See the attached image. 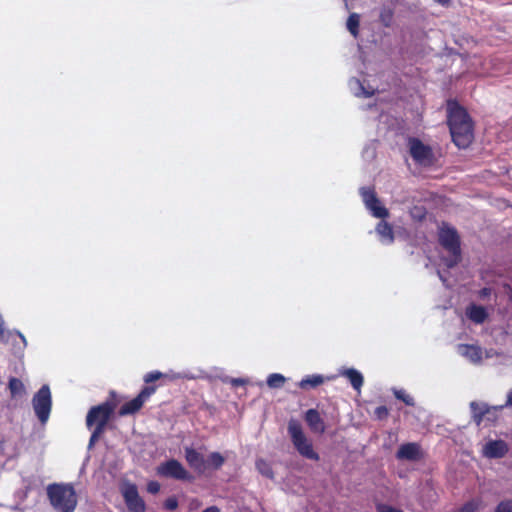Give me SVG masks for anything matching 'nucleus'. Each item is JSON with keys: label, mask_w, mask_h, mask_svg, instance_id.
Segmentation results:
<instances>
[{"label": "nucleus", "mask_w": 512, "mask_h": 512, "mask_svg": "<svg viewBox=\"0 0 512 512\" xmlns=\"http://www.w3.org/2000/svg\"><path fill=\"white\" fill-rule=\"evenodd\" d=\"M437 274L440 278V280L442 281L443 284H446V278L442 275V273L440 271H437Z\"/></svg>", "instance_id": "obj_45"}, {"label": "nucleus", "mask_w": 512, "mask_h": 512, "mask_svg": "<svg viewBox=\"0 0 512 512\" xmlns=\"http://www.w3.org/2000/svg\"><path fill=\"white\" fill-rule=\"evenodd\" d=\"M113 410L114 405L108 401L92 407L86 417L87 427L91 428L93 425H101L102 421H104L103 427H106Z\"/></svg>", "instance_id": "obj_9"}, {"label": "nucleus", "mask_w": 512, "mask_h": 512, "mask_svg": "<svg viewBox=\"0 0 512 512\" xmlns=\"http://www.w3.org/2000/svg\"><path fill=\"white\" fill-rule=\"evenodd\" d=\"M504 408H512V389L507 394V399H506L505 404L493 406V410H495V411H501Z\"/></svg>", "instance_id": "obj_37"}, {"label": "nucleus", "mask_w": 512, "mask_h": 512, "mask_svg": "<svg viewBox=\"0 0 512 512\" xmlns=\"http://www.w3.org/2000/svg\"><path fill=\"white\" fill-rule=\"evenodd\" d=\"M396 458L398 460H407L412 462L418 461L422 458L421 447L415 442L402 444L396 452Z\"/></svg>", "instance_id": "obj_12"}, {"label": "nucleus", "mask_w": 512, "mask_h": 512, "mask_svg": "<svg viewBox=\"0 0 512 512\" xmlns=\"http://www.w3.org/2000/svg\"><path fill=\"white\" fill-rule=\"evenodd\" d=\"M287 429L297 452L306 459L318 461L319 454L314 451L312 442L304 434L301 424L297 420L291 419Z\"/></svg>", "instance_id": "obj_4"}, {"label": "nucleus", "mask_w": 512, "mask_h": 512, "mask_svg": "<svg viewBox=\"0 0 512 512\" xmlns=\"http://www.w3.org/2000/svg\"><path fill=\"white\" fill-rule=\"evenodd\" d=\"M160 378H163V373L160 371H152L145 375L144 381L145 383H151L154 382Z\"/></svg>", "instance_id": "obj_34"}, {"label": "nucleus", "mask_w": 512, "mask_h": 512, "mask_svg": "<svg viewBox=\"0 0 512 512\" xmlns=\"http://www.w3.org/2000/svg\"><path fill=\"white\" fill-rule=\"evenodd\" d=\"M32 407L41 424H46L52 409V396L48 385H43L32 398Z\"/></svg>", "instance_id": "obj_5"}, {"label": "nucleus", "mask_w": 512, "mask_h": 512, "mask_svg": "<svg viewBox=\"0 0 512 512\" xmlns=\"http://www.w3.org/2000/svg\"><path fill=\"white\" fill-rule=\"evenodd\" d=\"M388 409L386 406H379L375 409V415L378 419H383L388 416Z\"/></svg>", "instance_id": "obj_39"}, {"label": "nucleus", "mask_w": 512, "mask_h": 512, "mask_svg": "<svg viewBox=\"0 0 512 512\" xmlns=\"http://www.w3.org/2000/svg\"><path fill=\"white\" fill-rule=\"evenodd\" d=\"M124 501L131 512H145L146 505L134 484H128L122 491Z\"/></svg>", "instance_id": "obj_10"}, {"label": "nucleus", "mask_w": 512, "mask_h": 512, "mask_svg": "<svg viewBox=\"0 0 512 512\" xmlns=\"http://www.w3.org/2000/svg\"><path fill=\"white\" fill-rule=\"evenodd\" d=\"M8 386L12 396L20 394L24 390L22 381L15 377L10 378Z\"/></svg>", "instance_id": "obj_28"}, {"label": "nucleus", "mask_w": 512, "mask_h": 512, "mask_svg": "<svg viewBox=\"0 0 512 512\" xmlns=\"http://www.w3.org/2000/svg\"><path fill=\"white\" fill-rule=\"evenodd\" d=\"M491 294V289L484 287L479 291V295L481 298L488 297Z\"/></svg>", "instance_id": "obj_42"}, {"label": "nucleus", "mask_w": 512, "mask_h": 512, "mask_svg": "<svg viewBox=\"0 0 512 512\" xmlns=\"http://www.w3.org/2000/svg\"><path fill=\"white\" fill-rule=\"evenodd\" d=\"M247 382H248V380L244 379V378H230L229 379V383L234 387L245 385Z\"/></svg>", "instance_id": "obj_40"}, {"label": "nucleus", "mask_w": 512, "mask_h": 512, "mask_svg": "<svg viewBox=\"0 0 512 512\" xmlns=\"http://www.w3.org/2000/svg\"><path fill=\"white\" fill-rule=\"evenodd\" d=\"M339 375L347 378L354 390L360 392L364 383L363 375L355 368H341Z\"/></svg>", "instance_id": "obj_17"}, {"label": "nucleus", "mask_w": 512, "mask_h": 512, "mask_svg": "<svg viewBox=\"0 0 512 512\" xmlns=\"http://www.w3.org/2000/svg\"><path fill=\"white\" fill-rule=\"evenodd\" d=\"M509 451L508 444L501 439L489 440L482 448V454L488 459L503 458Z\"/></svg>", "instance_id": "obj_11"}, {"label": "nucleus", "mask_w": 512, "mask_h": 512, "mask_svg": "<svg viewBox=\"0 0 512 512\" xmlns=\"http://www.w3.org/2000/svg\"><path fill=\"white\" fill-rule=\"evenodd\" d=\"M202 512H220V509L217 506H209Z\"/></svg>", "instance_id": "obj_43"}, {"label": "nucleus", "mask_w": 512, "mask_h": 512, "mask_svg": "<svg viewBox=\"0 0 512 512\" xmlns=\"http://www.w3.org/2000/svg\"><path fill=\"white\" fill-rule=\"evenodd\" d=\"M364 156L373 159L375 157L374 148L366 147L363 151Z\"/></svg>", "instance_id": "obj_41"}, {"label": "nucleus", "mask_w": 512, "mask_h": 512, "mask_svg": "<svg viewBox=\"0 0 512 512\" xmlns=\"http://www.w3.org/2000/svg\"><path fill=\"white\" fill-rule=\"evenodd\" d=\"M225 462L224 457L219 452H212L206 460V468L212 467L213 469H219Z\"/></svg>", "instance_id": "obj_25"}, {"label": "nucleus", "mask_w": 512, "mask_h": 512, "mask_svg": "<svg viewBox=\"0 0 512 512\" xmlns=\"http://www.w3.org/2000/svg\"><path fill=\"white\" fill-rule=\"evenodd\" d=\"M286 381V378L279 373H272L267 377L266 383L269 388L277 389L281 388Z\"/></svg>", "instance_id": "obj_26"}, {"label": "nucleus", "mask_w": 512, "mask_h": 512, "mask_svg": "<svg viewBox=\"0 0 512 512\" xmlns=\"http://www.w3.org/2000/svg\"><path fill=\"white\" fill-rule=\"evenodd\" d=\"M185 459L189 466L198 472L206 469V460L204 456L192 447H185Z\"/></svg>", "instance_id": "obj_14"}, {"label": "nucleus", "mask_w": 512, "mask_h": 512, "mask_svg": "<svg viewBox=\"0 0 512 512\" xmlns=\"http://www.w3.org/2000/svg\"><path fill=\"white\" fill-rule=\"evenodd\" d=\"M359 23H360V17L357 13H352L349 15L346 27L348 31L354 36L357 37L359 33Z\"/></svg>", "instance_id": "obj_24"}, {"label": "nucleus", "mask_w": 512, "mask_h": 512, "mask_svg": "<svg viewBox=\"0 0 512 512\" xmlns=\"http://www.w3.org/2000/svg\"><path fill=\"white\" fill-rule=\"evenodd\" d=\"M458 354L468 359L474 364H478L482 360V351L474 345L460 344L458 345Z\"/></svg>", "instance_id": "obj_16"}, {"label": "nucleus", "mask_w": 512, "mask_h": 512, "mask_svg": "<svg viewBox=\"0 0 512 512\" xmlns=\"http://www.w3.org/2000/svg\"><path fill=\"white\" fill-rule=\"evenodd\" d=\"M46 495L55 512H74L77 507L78 498L71 483L49 484Z\"/></svg>", "instance_id": "obj_2"}, {"label": "nucleus", "mask_w": 512, "mask_h": 512, "mask_svg": "<svg viewBox=\"0 0 512 512\" xmlns=\"http://www.w3.org/2000/svg\"><path fill=\"white\" fill-rule=\"evenodd\" d=\"M376 510L377 512H403L401 509L383 503L377 504Z\"/></svg>", "instance_id": "obj_36"}, {"label": "nucleus", "mask_w": 512, "mask_h": 512, "mask_svg": "<svg viewBox=\"0 0 512 512\" xmlns=\"http://www.w3.org/2000/svg\"><path fill=\"white\" fill-rule=\"evenodd\" d=\"M104 430H105V427H103V422L101 423V425L95 426V428L93 429V431L91 433L90 439H89L88 449L93 448V446L98 441V439L100 438V436L102 435Z\"/></svg>", "instance_id": "obj_29"}, {"label": "nucleus", "mask_w": 512, "mask_h": 512, "mask_svg": "<svg viewBox=\"0 0 512 512\" xmlns=\"http://www.w3.org/2000/svg\"><path fill=\"white\" fill-rule=\"evenodd\" d=\"M467 317L476 324H482L488 317V312L485 307L471 304L466 309Z\"/></svg>", "instance_id": "obj_19"}, {"label": "nucleus", "mask_w": 512, "mask_h": 512, "mask_svg": "<svg viewBox=\"0 0 512 512\" xmlns=\"http://www.w3.org/2000/svg\"><path fill=\"white\" fill-rule=\"evenodd\" d=\"M156 391L155 386H145L141 392L138 394V397L144 403L151 395H153Z\"/></svg>", "instance_id": "obj_32"}, {"label": "nucleus", "mask_w": 512, "mask_h": 512, "mask_svg": "<svg viewBox=\"0 0 512 512\" xmlns=\"http://www.w3.org/2000/svg\"><path fill=\"white\" fill-rule=\"evenodd\" d=\"M375 231L382 244L389 245L394 241L392 226L383 219L377 224Z\"/></svg>", "instance_id": "obj_18"}, {"label": "nucleus", "mask_w": 512, "mask_h": 512, "mask_svg": "<svg viewBox=\"0 0 512 512\" xmlns=\"http://www.w3.org/2000/svg\"><path fill=\"white\" fill-rule=\"evenodd\" d=\"M409 153L412 159L421 166H430L434 160V154L430 146L425 145L418 138H409Z\"/></svg>", "instance_id": "obj_7"}, {"label": "nucleus", "mask_w": 512, "mask_h": 512, "mask_svg": "<svg viewBox=\"0 0 512 512\" xmlns=\"http://www.w3.org/2000/svg\"><path fill=\"white\" fill-rule=\"evenodd\" d=\"M359 191L365 207L370 211V213L374 217L380 219H385L386 217H388V210L380 204V201L372 188L361 187Z\"/></svg>", "instance_id": "obj_8"}, {"label": "nucleus", "mask_w": 512, "mask_h": 512, "mask_svg": "<svg viewBox=\"0 0 512 512\" xmlns=\"http://www.w3.org/2000/svg\"><path fill=\"white\" fill-rule=\"evenodd\" d=\"M497 412H498V411L491 410V411H490V417H493V416H496V417H497Z\"/></svg>", "instance_id": "obj_46"}, {"label": "nucleus", "mask_w": 512, "mask_h": 512, "mask_svg": "<svg viewBox=\"0 0 512 512\" xmlns=\"http://www.w3.org/2000/svg\"><path fill=\"white\" fill-rule=\"evenodd\" d=\"M156 473L160 477L171 478L179 481H190L192 476L185 467L176 459H169L156 468Z\"/></svg>", "instance_id": "obj_6"}, {"label": "nucleus", "mask_w": 512, "mask_h": 512, "mask_svg": "<svg viewBox=\"0 0 512 512\" xmlns=\"http://www.w3.org/2000/svg\"><path fill=\"white\" fill-rule=\"evenodd\" d=\"M178 507V500L176 497L172 496L165 500L164 502V508L169 511H174Z\"/></svg>", "instance_id": "obj_35"}, {"label": "nucleus", "mask_w": 512, "mask_h": 512, "mask_svg": "<svg viewBox=\"0 0 512 512\" xmlns=\"http://www.w3.org/2000/svg\"><path fill=\"white\" fill-rule=\"evenodd\" d=\"M479 508V504L476 501H469L465 503L459 510L456 512H477Z\"/></svg>", "instance_id": "obj_33"}, {"label": "nucleus", "mask_w": 512, "mask_h": 512, "mask_svg": "<svg viewBox=\"0 0 512 512\" xmlns=\"http://www.w3.org/2000/svg\"><path fill=\"white\" fill-rule=\"evenodd\" d=\"M256 470L268 479H274V472L271 464L263 458H259L255 462Z\"/></svg>", "instance_id": "obj_23"}, {"label": "nucleus", "mask_w": 512, "mask_h": 512, "mask_svg": "<svg viewBox=\"0 0 512 512\" xmlns=\"http://www.w3.org/2000/svg\"><path fill=\"white\" fill-rule=\"evenodd\" d=\"M434 1L442 6H447L450 3V0H434Z\"/></svg>", "instance_id": "obj_44"}, {"label": "nucleus", "mask_w": 512, "mask_h": 512, "mask_svg": "<svg viewBox=\"0 0 512 512\" xmlns=\"http://www.w3.org/2000/svg\"><path fill=\"white\" fill-rule=\"evenodd\" d=\"M160 484L157 481H150L147 484V491L151 494H157L160 491Z\"/></svg>", "instance_id": "obj_38"}, {"label": "nucleus", "mask_w": 512, "mask_h": 512, "mask_svg": "<svg viewBox=\"0 0 512 512\" xmlns=\"http://www.w3.org/2000/svg\"><path fill=\"white\" fill-rule=\"evenodd\" d=\"M305 421L313 432L319 434H323L325 432V424L318 410L313 408L308 409L305 412Z\"/></svg>", "instance_id": "obj_15"}, {"label": "nucleus", "mask_w": 512, "mask_h": 512, "mask_svg": "<svg viewBox=\"0 0 512 512\" xmlns=\"http://www.w3.org/2000/svg\"><path fill=\"white\" fill-rule=\"evenodd\" d=\"M447 118L451 137L459 148H466L473 140V129L469 115L457 101H447Z\"/></svg>", "instance_id": "obj_1"}, {"label": "nucleus", "mask_w": 512, "mask_h": 512, "mask_svg": "<svg viewBox=\"0 0 512 512\" xmlns=\"http://www.w3.org/2000/svg\"><path fill=\"white\" fill-rule=\"evenodd\" d=\"M394 396L398 399L403 401L408 406H414V399L408 395L405 390L403 389H394L393 391Z\"/></svg>", "instance_id": "obj_30"}, {"label": "nucleus", "mask_w": 512, "mask_h": 512, "mask_svg": "<svg viewBox=\"0 0 512 512\" xmlns=\"http://www.w3.org/2000/svg\"><path fill=\"white\" fill-rule=\"evenodd\" d=\"M470 409L472 419L477 426L482 423L485 416L488 421L496 420V416L490 417V411L493 410V406H489L487 403L472 401L470 403Z\"/></svg>", "instance_id": "obj_13"}, {"label": "nucleus", "mask_w": 512, "mask_h": 512, "mask_svg": "<svg viewBox=\"0 0 512 512\" xmlns=\"http://www.w3.org/2000/svg\"><path fill=\"white\" fill-rule=\"evenodd\" d=\"M323 382H324V378L322 375L313 374V375H308V376L304 377L299 382L298 385L301 389H309V388H315V387L321 385Z\"/></svg>", "instance_id": "obj_22"}, {"label": "nucleus", "mask_w": 512, "mask_h": 512, "mask_svg": "<svg viewBox=\"0 0 512 512\" xmlns=\"http://www.w3.org/2000/svg\"><path fill=\"white\" fill-rule=\"evenodd\" d=\"M494 512H512V500L504 499V500L500 501L496 505Z\"/></svg>", "instance_id": "obj_31"}, {"label": "nucleus", "mask_w": 512, "mask_h": 512, "mask_svg": "<svg viewBox=\"0 0 512 512\" xmlns=\"http://www.w3.org/2000/svg\"><path fill=\"white\" fill-rule=\"evenodd\" d=\"M163 378L174 381L178 379H194L195 376L188 371L176 372L169 370L168 372L163 373Z\"/></svg>", "instance_id": "obj_27"}, {"label": "nucleus", "mask_w": 512, "mask_h": 512, "mask_svg": "<svg viewBox=\"0 0 512 512\" xmlns=\"http://www.w3.org/2000/svg\"><path fill=\"white\" fill-rule=\"evenodd\" d=\"M438 239L440 245L448 252L449 256L443 258L447 268L455 267L461 260L460 238L456 229L444 225L439 229Z\"/></svg>", "instance_id": "obj_3"}, {"label": "nucleus", "mask_w": 512, "mask_h": 512, "mask_svg": "<svg viewBox=\"0 0 512 512\" xmlns=\"http://www.w3.org/2000/svg\"><path fill=\"white\" fill-rule=\"evenodd\" d=\"M349 89L356 97L368 98L374 94V90L365 88L363 83L356 78H351L348 83Z\"/></svg>", "instance_id": "obj_20"}, {"label": "nucleus", "mask_w": 512, "mask_h": 512, "mask_svg": "<svg viewBox=\"0 0 512 512\" xmlns=\"http://www.w3.org/2000/svg\"><path fill=\"white\" fill-rule=\"evenodd\" d=\"M143 402L141 401V399L137 396L135 397L134 399H132L131 401H128L126 402L125 404H123L119 410V414L121 416H125V415H130V414H134L135 412H137L138 410L141 409V407L143 406Z\"/></svg>", "instance_id": "obj_21"}]
</instances>
